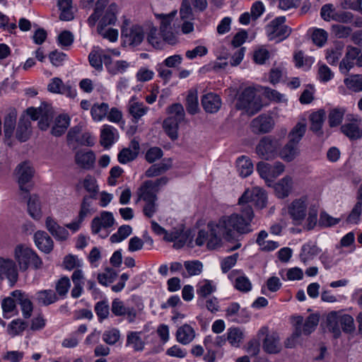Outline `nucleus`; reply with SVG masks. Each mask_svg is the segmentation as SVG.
<instances>
[{"mask_svg": "<svg viewBox=\"0 0 362 362\" xmlns=\"http://www.w3.org/2000/svg\"><path fill=\"white\" fill-rule=\"evenodd\" d=\"M267 202L265 191L259 187L247 189L238 199L240 206V213L224 215L216 222L209 224L211 239L209 243L211 247L221 244V238L233 240L236 235H245L252 231L251 223L254 218L252 205L263 209Z\"/></svg>", "mask_w": 362, "mask_h": 362, "instance_id": "1", "label": "nucleus"}, {"mask_svg": "<svg viewBox=\"0 0 362 362\" xmlns=\"http://www.w3.org/2000/svg\"><path fill=\"white\" fill-rule=\"evenodd\" d=\"M117 13L118 6L115 3L109 4V0H98L94 12L88 18V23L93 27L99 21L98 27L115 25Z\"/></svg>", "mask_w": 362, "mask_h": 362, "instance_id": "2", "label": "nucleus"}, {"mask_svg": "<svg viewBox=\"0 0 362 362\" xmlns=\"http://www.w3.org/2000/svg\"><path fill=\"white\" fill-rule=\"evenodd\" d=\"M14 261L21 271L25 272L29 267L37 269L42 262L37 253L25 244H18L13 249Z\"/></svg>", "mask_w": 362, "mask_h": 362, "instance_id": "3", "label": "nucleus"}, {"mask_svg": "<svg viewBox=\"0 0 362 362\" xmlns=\"http://www.w3.org/2000/svg\"><path fill=\"white\" fill-rule=\"evenodd\" d=\"M177 11L173 10L169 13H158L156 14L157 19L160 20L159 30L163 40L169 45H175L177 42V34L181 25H176L172 22L177 16Z\"/></svg>", "mask_w": 362, "mask_h": 362, "instance_id": "4", "label": "nucleus"}, {"mask_svg": "<svg viewBox=\"0 0 362 362\" xmlns=\"http://www.w3.org/2000/svg\"><path fill=\"white\" fill-rule=\"evenodd\" d=\"M169 116L163 121V128L168 136L175 140L178 136L179 124L185 119V110L180 103H175L168 108Z\"/></svg>", "mask_w": 362, "mask_h": 362, "instance_id": "5", "label": "nucleus"}, {"mask_svg": "<svg viewBox=\"0 0 362 362\" xmlns=\"http://www.w3.org/2000/svg\"><path fill=\"white\" fill-rule=\"evenodd\" d=\"M309 205V198L301 196L292 200L284 209L285 212L295 226H300L305 220Z\"/></svg>", "mask_w": 362, "mask_h": 362, "instance_id": "6", "label": "nucleus"}, {"mask_svg": "<svg viewBox=\"0 0 362 362\" xmlns=\"http://www.w3.org/2000/svg\"><path fill=\"white\" fill-rule=\"evenodd\" d=\"M146 36L142 25L132 24L128 19H124L121 28V37L124 43L130 47L139 45Z\"/></svg>", "mask_w": 362, "mask_h": 362, "instance_id": "7", "label": "nucleus"}, {"mask_svg": "<svg viewBox=\"0 0 362 362\" xmlns=\"http://www.w3.org/2000/svg\"><path fill=\"white\" fill-rule=\"evenodd\" d=\"M281 144V139L273 136H265L259 140L255 151L260 158L272 160L278 156Z\"/></svg>", "mask_w": 362, "mask_h": 362, "instance_id": "8", "label": "nucleus"}, {"mask_svg": "<svg viewBox=\"0 0 362 362\" xmlns=\"http://www.w3.org/2000/svg\"><path fill=\"white\" fill-rule=\"evenodd\" d=\"M238 109L244 110L249 115H253L262 108L261 101L256 97L255 89L252 87L245 88L240 93L236 103Z\"/></svg>", "mask_w": 362, "mask_h": 362, "instance_id": "9", "label": "nucleus"}, {"mask_svg": "<svg viewBox=\"0 0 362 362\" xmlns=\"http://www.w3.org/2000/svg\"><path fill=\"white\" fill-rule=\"evenodd\" d=\"M285 21V16H279L267 25L265 30L269 40L281 42L290 35L291 29L284 24Z\"/></svg>", "mask_w": 362, "mask_h": 362, "instance_id": "10", "label": "nucleus"}, {"mask_svg": "<svg viewBox=\"0 0 362 362\" xmlns=\"http://www.w3.org/2000/svg\"><path fill=\"white\" fill-rule=\"evenodd\" d=\"M285 170V165L276 161L273 164L260 161L257 164V172L264 180L267 186H271L273 181Z\"/></svg>", "mask_w": 362, "mask_h": 362, "instance_id": "11", "label": "nucleus"}, {"mask_svg": "<svg viewBox=\"0 0 362 362\" xmlns=\"http://www.w3.org/2000/svg\"><path fill=\"white\" fill-rule=\"evenodd\" d=\"M257 335L259 339L264 337L262 340V349L266 353L274 354L281 351V346L277 333H269L267 327H262L259 329Z\"/></svg>", "mask_w": 362, "mask_h": 362, "instance_id": "12", "label": "nucleus"}, {"mask_svg": "<svg viewBox=\"0 0 362 362\" xmlns=\"http://www.w3.org/2000/svg\"><path fill=\"white\" fill-rule=\"evenodd\" d=\"M18 279L16 262L11 258L0 257V281H7L13 286Z\"/></svg>", "mask_w": 362, "mask_h": 362, "instance_id": "13", "label": "nucleus"}, {"mask_svg": "<svg viewBox=\"0 0 362 362\" xmlns=\"http://www.w3.org/2000/svg\"><path fill=\"white\" fill-rule=\"evenodd\" d=\"M362 118L358 115L349 114L346 117V122L340 127L341 132L351 140H356L362 136Z\"/></svg>", "mask_w": 362, "mask_h": 362, "instance_id": "14", "label": "nucleus"}, {"mask_svg": "<svg viewBox=\"0 0 362 362\" xmlns=\"http://www.w3.org/2000/svg\"><path fill=\"white\" fill-rule=\"evenodd\" d=\"M180 20L182 22L181 30L188 34L194 30V14L189 0H182L179 9Z\"/></svg>", "mask_w": 362, "mask_h": 362, "instance_id": "15", "label": "nucleus"}, {"mask_svg": "<svg viewBox=\"0 0 362 362\" xmlns=\"http://www.w3.org/2000/svg\"><path fill=\"white\" fill-rule=\"evenodd\" d=\"M115 223L113 214L110 211H102L100 215L95 216L91 221V230L93 234H100L103 230L107 233L103 236L107 235L108 230L112 228Z\"/></svg>", "mask_w": 362, "mask_h": 362, "instance_id": "16", "label": "nucleus"}, {"mask_svg": "<svg viewBox=\"0 0 362 362\" xmlns=\"http://www.w3.org/2000/svg\"><path fill=\"white\" fill-rule=\"evenodd\" d=\"M20 189L25 193L30 190V182L34 175V170L29 162L19 164L16 169Z\"/></svg>", "mask_w": 362, "mask_h": 362, "instance_id": "17", "label": "nucleus"}, {"mask_svg": "<svg viewBox=\"0 0 362 362\" xmlns=\"http://www.w3.org/2000/svg\"><path fill=\"white\" fill-rule=\"evenodd\" d=\"M47 90L52 93L64 95L68 98H74L77 92L69 83H64L60 78H52L47 84Z\"/></svg>", "mask_w": 362, "mask_h": 362, "instance_id": "18", "label": "nucleus"}, {"mask_svg": "<svg viewBox=\"0 0 362 362\" xmlns=\"http://www.w3.org/2000/svg\"><path fill=\"white\" fill-rule=\"evenodd\" d=\"M274 126L273 118L264 114L253 119L250 124L251 129L255 134L268 133L273 129Z\"/></svg>", "mask_w": 362, "mask_h": 362, "instance_id": "19", "label": "nucleus"}, {"mask_svg": "<svg viewBox=\"0 0 362 362\" xmlns=\"http://www.w3.org/2000/svg\"><path fill=\"white\" fill-rule=\"evenodd\" d=\"M17 115L18 112L16 109L14 107H10L6 111L4 117V139L5 141L8 142V144L9 145L10 143L8 141L12 139L16 126Z\"/></svg>", "mask_w": 362, "mask_h": 362, "instance_id": "20", "label": "nucleus"}, {"mask_svg": "<svg viewBox=\"0 0 362 362\" xmlns=\"http://www.w3.org/2000/svg\"><path fill=\"white\" fill-rule=\"evenodd\" d=\"M319 322V317L316 315H310L308 317L305 322L303 325L301 329V325L303 323V317L298 316L297 317V326L296 331L293 333V337H298L301 334L308 335L312 333L317 326Z\"/></svg>", "mask_w": 362, "mask_h": 362, "instance_id": "21", "label": "nucleus"}, {"mask_svg": "<svg viewBox=\"0 0 362 362\" xmlns=\"http://www.w3.org/2000/svg\"><path fill=\"white\" fill-rule=\"evenodd\" d=\"M88 61L92 67L98 71L103 70V62L105 64L110 61V57L100 47H93L88 54Z\"/></svg>", "mask_w": 362, "mask_h": 362, "instance_id": "22", "label": "nucleus"}, {"mask_svg": "<svg viewBox=\"0 0 362 362\" xmlns=\"http://www.w3.org/2000/svg\"><path fill=\"white\" fill-rule=\"evenodd\" d=\"M11 296L20 305L23 317L25 318L30 317L33 313V305L29 296L21 290L12 291Z\"/></svg>", "mask_w": 362, "mask_h": 362, "instance_id": "23", "label": "nucleus"}, {"mask_svg": "<svg viewBox=\"0 0 362 362\" xmlns=\"http://www.w3.org/2000/svg\"><path fill=\"white\" fill-rule=\"evenodd\" d=\"M45 227L50 234L57 240H66L69 235L66 228L59 226L52 216H47L45 220Z\"/></svg>", "mask_w": 362, "mask_h": 362, "instance_id": "24", "label": "nucleus"}, {"mask_svg": "<svg viewBox=\"0 0 362 362\" xmlns=\"http://www.w3.org/2000/svg\"><path fill=\"white\" fill-rule=\"evenodd\" d=\"M76 164L84 170L93 168L95 163V155L92 151L81 150L75 154Z\"/></svg>", "mask_w": 362, "mask_h": 362, "instance_id": "25", "label": "nucleus"}, {"mask_svg": "<svg viewBox=\"0 0 362 362\" xmlns=\"http://www.w3.org/2000/svg\"><path fill=\"white\" fill-rule=\"evenodd\" d=\"M293 185L291 177L288 175L284 177L273 186L276 196L279 199L288 197L293 190Z\"/></svg>", "mask_w": 362, "mask_h": 362, "instance_id": "26", "label": "nucleus"}, {"mask_svg": "<svg viewBox=\"0 0 362 362\" xmlns=\"http://www.w3.org/2000/svg\"><path fill=\"white\" fill-rule=\"evenodd\" d=\"M202 105L206 112L215 113L221 108V100L217 94L209 93L202 96Z\"/></svg>", "mask_w": 362, "mask_h": 362, "instance_id": "27", "label": "nucleus"}, {"mask_svg": "<svg viewBox=\"0 0 362 362\" xmlns=\"http://www.w3.org/2000/svg\"><path fill=\"white\" fill-rule=\"evenodd\" d=\"M118 139L116 128L109 124L103 125L100 130V144L105 148L110 147Z\"/></svg>", "mask_w": 362, "mask_h": 362, "instance_id": "28", "label": "nucleus"}, {"mask_svg": "<svg viewBox=\"0 0 362 362\" xmlns=\"http://www.w3.org/2000/svg\"><path fill=\"white\" fill-rule=\"evenodd\" d=\"M34 241L37 247L45 253H49L53 249V240L45 231H37L34 235Z\"/></svg>", "mask_w": 362, "mask_h": 362, "instance_id": "29", "label": "nucleus"}, {"mask_svg": "<svg viewBox=\"0 0 362 362\" xmlns=\"http://www.w3.org/2000/svg\"><path fill=\"white\" fill-rule=\"evenodd\" d=\"M216 291V285L212 280L202 279L196 285L197 295L200 301H203Z\"/></svg>", "mask_w": 362, "mask_h": 362, "instance_id": "30", "label": "nucleus"}, {"mask_svg": "<svg viewBox=\"0 0 362 362\" xmlns=\"http://www.w3.org/2000/svg\"><path fill=\"white\" fill-rule=\"evenodd\" d=\"M195 336L194 329L187 324L178 327L175 334L176 340L182 345L190 344L195 338Z\"/></svg>", "mask_w": 362, "mask_h": 362, "instance_id": "31", "label": "nucleus"}, {"mask_svg": "<svg viewBox=\"0 0 362 362\" xmlns=\"http://www.w3.org/2000/svg\"><path fill=\"white\" fill-rule=\"evenodd\" d=\"M34 299L41 306H48L58 300V296L52 289L40 290L35 293Z\"/></svg>", "mask_w": 362, "mask_h": 362, "instance_id": "32", "label": "nucleus"}, {"mask_svg": "<svg viewBox=\"0 0 362 362\" xmlns=\"http://www.w3.org/2000/svg\"><path fill=\"white\" fill-rule=\"evenodd\" d=\"M163 238L167 242H174L173 247L180 249L185 245L187 235L182 230L174 228L170 232L167 231Z\"/></svg>", "mask_w": 362, "mask_h": 362, "instance_id": "33", "label": "nucleus"}, {"mask_svg": "<svg viewBox=\"0 0 362 362\" xmlns=\"http://www.w3.org/2000/svg\"><path fill=\"white\" fill-rule=\"evenodd\" d=\"M240 271H233L228 277L232 281L234 280L235 288L242 292H248L252 289V284L250 279L244 274L238 275Z\"/></svg>", "mask_w": 362, "mask_h": 362, "instance_id": "34", "label": "nucleus"}, {"mask_svg": "<svg viewBox=\"0 0 362 362\" xmlns=\"http://www.w3.org/2000/svg\"><path fill=\"white\" fill-rule=\"evenodd\" d=\"M151 180L145 181L138 189L136 194L138 196L137 202L143 200L148 202L157 200V192L151 187Z\"/></svg>", "mask_w": 362, "mask_h": 362, "instance_id": "35", "label": "nucleus"}, {"mask_svg": "<svg viewBox=\"0 0 362 362\" xmlns=\"http://www.w3.org/2000/svg\"><path fill=\"white\" fill-rule=\"evenodd\" d=\"M31 134V122L28 119L25 118V116H21L19 119L16 132V139L23 142L27 141Z\"/></svg>", "mask_w": 362, "mask_h": 362, "instance_id": "36", "label": "nucleus"}, {"mask_svg": "<svg viewBox=\"0 0 362 362\" xmlns=\"http://www.w3.org/2000/svg\"><path fill=\"white\" fill-rule=\"evenodd\" d=\"M300 153L298 146L290 141L282 148L279 149L278 156L284 160L291 162L298 156Z\"/></svg>", "mask_w": 362, "mask_h": 362, "instance_id": "37", "label": "nucleus"}, {"mask_svg": "<svg viewBox=\"0 0 362 362\" xmlns=\"http://www.w3.org/2000/svg\"><path fill=\"white\" fill-rule=\"evenodd\" d=\"M237 170L242 177H247L250 175L254 170V166L250 158L242 156L236 160Z\"/></svg>", "mask_w": 362, "mask_h": 362, "instance_id": "38", "label": "nucleus"}, {"mask_svg": "<svg viewBox=\"0 0 362 362\" xmlns=\"http://www.w3.org/2000/svg\"><path fill=\"white\" fill-rule=\"evenodd\" d=\"M69 124L70 117L67 115H59L54 120L52 128V134L55 136H60L66 131Z\"/></svg>", "mask_w": 362, "mask_h": 362, "instance_id": "39", "label": "nucleus"}, {"mask_svg": "<svg viewBox=\"0 0 362 362\" xmlns=\"http://www.w3.org/2000/svg\"><path fill=\"white\" fill-rule=\"evenodd\" d=\"M325 119V111L319 110L313 112L310 116V129L317 134H322V125Z\"/></svg>", "mask_w": 362, "mask_h": 362, "instance_id": "40", "label": "nucleus"}, {"mask_svg": "<svg viewBox=\"0 0 362 362\" xmlns=\"http://www.w3.org/2000/svg\"><path fill=\"white\" fill-rule=\"evenodd\" d=\"M57 5L60 10V20L69 21L74 19V16L72 0H58Z\"/></svg>", "mask_w": 362, "mask_h": 362, "instance_id": "41", "label": "nucleus"}, {"mask_svg": "<svg viewBox=\"0 0 362 362\" xmlns=\"http://www.w3.org/2000/svg\"><path fill=\"white\" fill-rule=\"evenodd\" d=\"M110 110L106 103H97L90 107V115L95 122H101L106 117Z\"/></svg>", "mask_w": 362, "mask_h": 362, "instance_id": "42", "label": "nucleus"}, {"mask_svg": "<svg viewBox=\"0 0 362 362\" xmlns=\"http://www.w3.org/2000/svg\"><path fill=\"white\" fill-rule=\"evenodd\" d=\"M28 210L30 216L35 220H40L42 213L39 197L36 194L30 197L28 202Z\"/></svg>", "mask_w": 362, "mask_h": 362, "instance_id": "43", "label": "nucleus"}, {"mask_svg": "<svg viewBox=\"0 0 362 362\" xmlns=\"http://www.w3.org/2000/svg\"><path fill=\"white\" fill-rule=\"evenodd\" d=\"M172 166V162L170 160H163L162 162L152 165L145 173V175L147 177H153L158 176L167 170H168Z\"/></svg>", "mask_w": 362, "mask_h": 362, "instance_id": "44", "label": "nucleus"}, {"mask_svg": "<svg viewBox=\"0 0 362 362\" xmlns=\"http://www.w3.org/2000/svg\"><path fill=\"white\" fill-rule=\"evenodd\" d=\"M16 303L17 302L11 293L2 300L1 308L4 317L10 318L18 313Z\"/></svg>", "mask_w": 362, "mask_h": 362, "instance_id": "45", "label": "nucleus"}, {"mask_svg": "<svg viewBox=\"0 0 362 362\" xmlns=\"http://www.w3.org/2000/svg\"><path fill=\"white\" fill-rule=\"evenodd\" d=\"M128 109L131 115L136 119H139L145 115L148 110L143 103L136 101L134 98L129 100Z\"/></svg>", "mask_w": 362, "mask_h": 362, "instance_id": "46", "label": "nucleus"}, {"mask_svg": "<svg viewBox=\"0 0 362 362\" xmlns=\"http://www.w3.org/2000/svg\"><path fill=\"white\" fill-rule=\"evenodd\" d=\"M344 45L341 43L334 45L332 47L327 49L326 52V59L327 62L336 66L343 54Z\"/></svg>", "mask_w": 362, "mask_h": 362, "instance_id": "47", "label": "nucleus"}, {"mask_svg": "<svg viewBox=\"0 0 362 362\" xmlns=\"http://www.w3.org/2000/svg\"><path fill=\"white\" fill-rule=\"evenodd\" d=\"M186 108L188 113L191 115H194L199 110L197 89H191L188 91L186 98Z\"/></svg>", "mask_w": 362, "mask_h": 362, "instance_id": "48", "label": "nucleus"}, {"mask_svg": "<svg viewBox=\"0 0 362 362\" xmlns=\"http://www.w3.org/2000/svg\"><path fill=\"white\" fill-rule=\"evenodd\" d=\"M346 87L355 93L362 91V75L353 74L348 76L344 79Z\"/></svg>", "mask_w": 362, "mask_h": 362, "instance_id": "49", "label": "nucleus"}, {"mask_svg": "<svg viewBox=\"0 0 362 362\" xmlns=\"http://www.w3.org/2000/svg\"><path fill=\"white\" fill-rule=\"evenodd\" d=\"M287 71L284 64H280L278 66H273L269 73V81L276 85L279 83L281 79L286 76Z\"/></svg>", "mask_w": 362, "mask_h": 362, "instance_id": "50", "label": "nucleus"}, {"mask_svg": "<svg viewBox=\"0 0 362 362\" xmlns=\"http://www.w3.org/2000/svg\"><path fill=\"white\" fill-rule=\"evenodd\" d=\"M141 332H130L127 336V346H131L135 351H141L144 346V342L141 339Z\"/></svg>", "mask_w": 362, "mask_h": 362, "instance_id": "51", "label": "nucleus"}, {"mask_svg": "<svg viewBox=\"0 0 362 362\" xmlns=\"http://www.w3.org/2000/svg\"><path fill=\"white\" fill-rule=\"evenodd\" d=\"M129 67V64L124 60H117L114 62L110 61L106 64L107 71L111 75H117L124 74Z\"/></svg>", "mask_w": 362, "mask_h": 362, "instance_id": "52", "label": "nucleus"}, {"mask_svg": "<svg viewBox=\"0 0 362 362\" xmlns=\"http://www.w3.org/2000/svg\"><path fill=\"white\" fill-rule=\"evenodd\" d=\"M327 322L329 330L334 334L335 337H339L341 334L339 315H338L336 312L330 313L327 315Z\"/></svg>", "mask_w": 362, "mask_h": 362, "instance_id": "53", "label": "nucleus"}, {"mask_svg": "<svg viewBox=\"0 0 362 362\" xmlns=\"http://www.w3.org/2000/svg\"><path fill=\"white\" fill-rule=\"evenodd\" d=\"M320 252L319 248L314 244L307 243L303 245L300 257L301 261L306 263Z\"/></svg>", "mask_w": 362, "mask_h": 362, "instance_id": "54", "label": "nucleus"}, {"mask_svg": "<svg viewBox=\"0 0 362 362\" xmlns=\"http://www.w3.org/2000/svg\"><path fill=\"white\" fill-rule=\"evenodd\" d=\"M306 132V124L304 123H297L288 134V139L290 141L298 144Z\"/></svg>", "mask_w": 362, "mask_h": 362, "instance_id": "55", "label": "nucleus"}, {"mask_svg": "<svg viewBox=\"0 0 362 362\" xmlns=\"http://www.w3.org/2000/svg\"><path fill=\"white\" fill-rule=\"evenodd\" d=\"M346 110L344 107H337L332 110L328 115V122L331 127H335L341 124Z\"/></svg>", "mask_w": 362, "mask_h": 362, "instance_id": "56", "label": "nucleus"}, {"mask_svg": "<svg viewBox=\"0 0 362 362\" xmlns=\"http://www.w3.org/2000/svg\"><path fill=\"white\" fill-rule=\"evenodd\" d=\"M148 42L155 48L161 49L163 47L165 41L163 40L160 31L158 32L156 27H152L147 35Z\"/></svg>", "mask_w": 362, "mask_h": 362, "instance_id": "57", "label": "nucleus"}, {"mask_svg": "<svg viewBox=\"0 0 362 362\" xmlns=\"http://www.w3.org/2000/svg\"><path fill=\"white\" fill-rule=\"evenodd\" d=\"M132 233V228L129 225L120 226L117 231L110 236V241L113 243H120L125 240Z\"/></svg>", "mask_w": 362, "mask_h": 362, "instance_id": "58", "label": "nucleus"}, {"mask_svg": "<svg viewBox=\"0 0 362 362\" xmlns=\"http://www.w3.org/2000/svg\"><path fill=\"white\" fill-rule=\"evenodd\" d=\"M270 57V53L265 45L258 46L253 52V59L258 64H264Z\"/></svg>", "mask_w": 362, "mask_h": 362, "instance_id": "59", "label": "nucleus"}, {"mask_svg": "<svg viewBox=\"0 0 362 362\" xmlns=\"http://www.w3.org/2000/svg\"><path fill=\"white\" fill-rule=\"evenodd\" d=\"M184 266L190 276H198L203 271V264L199 260L185 261Z\"/></svg>", "mask_w": 362, "mask_h": 362, "instance_id": "60", "label": "nucleus"}, {"mask_svg": "<svg viewBox=\"0 0 362 362\" xmlns=\"http://www.w3.org/2000/svg\"><path fill=\"white\" fill-rule=\"evenodd\" d=\"M227 339L229 343L235 347L239 346L243 339V332L239 328H230L227 332Z\"/></svg>", "mask_w": 362, "mask_h": 362, "instance_id": "61", "label": "nucleus"}, {"mask_svg": "<svg viewBox=\"0 0 362 362\" xmlns=\"http://www.w3.org/2000/svg\"><path fill=\"white\" fill-rule=\"evenodd\" d=\"M116 276V272L112 268L107 267L104 272L98 274V280L101 285L107 286L114 281Z\"/></svg>", "mask_w": 362, "mask_h": 362, "instance_id": "62", "label": "nucleus"}, {"mask_svg": "<svg viewBox=\"0 0 362 362\" xmlns=\"http://www.w3.org/2000/svg\"><path fill=\"white\" fill-rule=\"evenodd\" d=\"M312 40L318 47H321L325 45L328 38V33L324 29L315 28L312 33Z\"/></svg>", "mask_w": 362, "mask_h": 362, "instance_id": "63", "label": "nucleus"}, {"mask_svg": "<svg viewBox=\"0 0 362 362\" xmlns=\"http://www.w3.org/2000/svg\"><path fill=\"white\" fill-rule=\"evenodd\" d=\"M334 76V73L325 64H318L317 78L322 83L331 81Z\"/></svg>", "mask_w": 362, "mask_h": 362, "instance_id": "64", "label": "nucleus"}]
</instances>
